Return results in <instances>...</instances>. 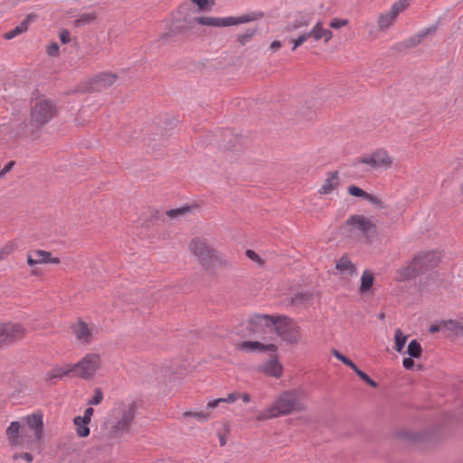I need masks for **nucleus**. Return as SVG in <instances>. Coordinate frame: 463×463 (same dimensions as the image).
I'll list each match as a JSON object with an SVG mask.
<instances>
[{"instance_id":"ea45409f","label":"nucleus","mask_w":463,"mask_h":463,"mask_svg":"<svg viewBox=\"0 0 463 463\" xmlns=\"http://www.w3.org/2000/svg\"><path fill=\"white\" fill-rule=\"evenodd\" d=\"M407 353L408 354H410L411 357H420L422 354V348L420 344L417 340L411 341L408 345Z\"/></svg>"},{"instance_id":"4d7b16f0","label":"nucleus","mask_w":463,"mask_h":463,"mask_svg":"<svg viewBox=\"0 0 463 463\" xmlns=\"http://www.w3.org/2000/svg\"><path fill=\"white\" fill-rule=\"evenodd\" d=\"M437 330H438V328H437V327H435V326H432V327H431V332H435V331H437Z\"/></svg>"},{"instance_id":"49530a36","label":"nucleus","mask_w":463,"mask_h":463,"mask_svg":"<svg viewBox=\"0 0 463 463\" xmlns=\"http://www.w3.org/2000/svg\"><path fill=\"white\" fill-rule=\"evenodd\" d=\"M59 37L62 43H68L71 41V34L67 30L61 31Z\"/></svg>"},{"instance_id":"c03bdc74","label":"nucleus","mask_w":463,"mask_h":463,"mask_svg":"<svg viewBox=\"0 0 463 463\" xmlns=\"http://www.w3.org/2000/svg\"><path fill=\"white\" fill-rule=\"evenodd\" d=\"M59 45L57 43H52L47 46V53L50 56H57L59 54Z\"/></svg>"},{"instance_id":"393cba45","label":"nucleus","mask_w":463,"mask_h":463,"mask_svg":"<svg viewBox=\"0 0 463 463\" xmlns=\"http://www.w3.org/2000/svg\"><path fill=\"white\" fill-rule=\"evenodd\" d=\"M418 275H420V273L416 266L413 265V260H411L406 266H403L396 270L395 279L402 282L413 279Z\"/></svg>"},{"instance_id":"7c9ffc66","label":"nucleus","mask_w":463,"mask_h":463,"mask_svg":"<svg viewBox=\"0 0 463 463\" xmlns=\"http://www.w3.org/2000/svg\"><path fill=\"white\" fill-rule=\"evenodd\" d=\"M73 423L75 425V430L79 437L86 438L90 435V422L86 421L84 419H81V416H77L73 420Z\"/></svg>"},{"instance_id":"4468645a","label":"nucleus","mask_w":463,"mask_h":463,"mask_svg":"<svg viewBox=\"0 0 463 463\" xmlns=\"http://www.w3.org/2000/svg\"><path fill=\"white\" fill-rule=\"evenodd\" d=\"M26 329L19 323L0 324V338L4 345H10L23 339Z\"/></svg>"},{"instance_id":"b1692460","label":"nucleus","mask_w":463,"mask_h":463,"mask_svg":"<svg viewBox=\"0 0 463 463\" xmlns=\"http://www.w3.org/2000/svg\"><path fill=\"white\" fill-rule=\"evenodd\" d=\"M277 320H278V317L256 314L250 317V323L253 327H274L275 328Z\"/></svg>"},{"instance_id":"f8f14e48","label":"nucleus","mask_w":463,"mask_h":463,"mask_svg":"<svg viewBox=\"0 0 463 463\" xmlns=\"http://www.w3.org/2000/svg\"><path fill=\"white\" fill-rule=\"evenodd\" d=\"M345 225L350 227V232L358 231L367 240L376 232V224L373 221L361 214L351 215L345 222Z\"/></svg>"},{"instance_id":"79ce46f5","label":"nucleus","mask_w":463,"mask_h":463,"mask_svg":"<svg viewBox=\"0 0 463 463\" xmlns=\"http://www.w3.org/2000/svg\"><path fill=\"white\" fill-rule=\"evenodd\" d=\"M103 400V392L102 391L98 388L95 390L93 396L91 399L88 401V404L90 405H98Z\"/></svg>"},{"instance_id":"9b49d317","label":"nucleus","mask_w":463,"mask_h":463,"mask_svg":"<svg viewBox=\"0 0 463 463\" xmlns=\"http://www.w3.org/2000/svg\"><path fill=\"white\" fill-rule=\"evenodd\" d=\"M23 425L33 437V447L37 446L44 438L43 414L41 411L26 415L23 419Z\"/></svg>"},{"instance_id":"2eb2a0df","label":"nucleus","mask_w":463,"mask_h":463,"mask_svg":"<svg viewBox=\"0 0 463 463\" xmlns=\"http://www.w3.org/2000/svg\"><path fill=\"white\" fill-rule=\"evenodd\" d=\"M412 260L420 275L437 267L440 261V255L434 250L420 251Z\"/></svg>"},{"instance_id":"f704fd0d","label":"nucleus","mask_w":463,"mask_h":463,"mask_svg":"<svg viewBox=\"0 0 463 463\" xmlns=\"http://www.w3.org/2000/svg\"><path fill=\"white\" fill-rule=\"evenodd\" d=\"M184 418H194L200 422H205L212 419V414L208 411H184L183 412Z\"/></svg>"},{"instance_id":"e433bc0d","label":"nucleus","mask_w":463,"mask_h":463,"mask_svg":"<svg viewBox=\"0 0 463 463\" xmlns=\"http://www.w3.org/2000/svg\"><path fill=\"white\" fill-rule=\"evenodd\" d=\"M190 212H191V207L184 206V207L168 210L165 212V215L169 219H179V218L186 215Z\"/></svg>"},{"instance_id":"ddd939ff","label":"nucleus","mask_w":463,"mask_h":463,"mask_svg":"<svg viewBox=\"0 0 463 463\" xmlns=\"http://www.w3.org/2000/svg\"><path fill=\"white\" fill-rule=\"evenodd\" d=\"M26 262L32 268L31 274L33 276H38L40 273L35 268L36 265L60 264L61 259L53 257L51 251L38 249L27 254Z\"/></svg>"},{"instance_id":"4c0bfd02","label":"nucleus","mask_w":463,"mask_h":463,"mask_svg":"<svg viewBox=\"0 0 463 463\" xmlns=\"http://www.w3.org/2000/svg\"><path fill=\"white\" fill-rule=\"evenodd\" d=\"M408 336L402 333L401 329H397L395 331L394 335V341H395V350L398 353H402L403 350V347L407 342Z\"/></svg>"},{"instance_id":"39448f33","label":"nucleus","mask_w":463,"mask_h":463,"mask_svg":"<svg viewBox=\"0 0 463 463\" xmlns=\"http://www.w3.org/2000/svg\"><path fill=\"white\" fill-rule=\"evenodd\" d=\"M264 16L262 12H250L240 16H200L195 21L204 26L231 27L258 21Z\"/></svg>"},{"instance_id":"1a4fd4ad","label":"nucleus","mask_w":463,"mask_h":463,"mask_svg":"<svg viewBox=\"0 0 463 463\" xmlns=\"http://www.w3.org/2000/svg\"><path fill=\"white\" fill-rule=\"evenodd\" d=\"M360 162L373 169H389L393 165V157L384 148H378L360 158Z\"/></svg>"},{"instance_id":"a19ab883","label":"nucleus","mask_w":463,"mask_h":463,"mask_svg":"<svg viewBox=\"0 0 463 463\" xmlns=\"http://www.w3.org/2000/svg\"><path fill=\"white\" fill-rule=\"evenodd\" d=\"M311 36L309 35V31L305 32L299 34L297 38H293L290 40V43L293 44L292 51L297 50L303 43H305Z\"/></svg>"},{"instance_id":"58836bf2","label":"nucleus","mask_w":463,"mask_h":463,"mask_svg":"<svg viewBox=\"0 0 463 463\" xmlns=\"http://www.w3.org/2000/svg\"><path fill=\"white\" fill-rule=\"evenodd\" d=\"M96 18L97 15L95 13H86L79 15V17L74 21V24L76 26H83L93 23Z\"/></svg>"},{"instance_id":"c756f323","label":"nucleus","mask_w":463,"mask_h":463,"mask_svg":"<svg viewBox=\"0 0 463 463\" xmlns=\"http://www.w3.org/2000/svg\"><path fill=\"white\" fill-rule=\"evenodd\" d=\"M311 19L307 16L300 15L290 22L287 27L286 32L292 33L301 28H307L310 25Z\"/></svg>"},{"instance_id":"6e6d98bb","label":"nucleus","mask_w":463,"mask_h":463,"mask_svg":"<svg viewBox=\"0 0 463 463\" xmlns=\"http://www.w3.org/2000/svg\"><path fill=\"white\" fill-rule=\"evenodd\" d=\"M459 191H460L461 194H463V181L461 182V184L459 185Z\"/></svg>"},{"instance_id":"f257e3e1","label":"nucleus","mask_w":463,"mask_h":463,"mask_svg":"<svg viewBox=\"0 0 463 463\" xmlns=\"http://www.w3.org/2000/svg\"><path fill=\"white\" fill-rule=\"evenodd\" d=\"M58 111V106L54 100L45 97L35 98L32 100L29 120L22 126L18 134L26 137L37 134L57 116Z\"/></svg>"},{"instance_id":"de8ad7c7","label":"nucleus","mask_w":463,"mask_h":463,"mask_svg":"<svg viewBox=\"0 0 463 463\" xmlns=\"http://www.w3.org/2000/svg\"><path fill=\"white\" fill-rule=\"evenodd\" d=\"M246 255L249 259H250L253 261H256L258 263H261V260L260 256L252 250H247Z\"/></svg>"},{"instance_id":"a878e982","label":"nucleus","mask_w":463,"mask_h":463,"mask_svg":"<svg viewBox=\"0 0 463 463\" xmlns=\"http://www.w3.org/2000/svg\"><path fill=\"white\" fill-rule=\"evenodd\" d=\"M70 373L73 374V366L72 364H66L62 365H56L52 367L49 372H47L45 375V379L47 381H53L56 379H61L65 375Z\"/></svg>"},{"instance_id":"f03ea898","label":"nucleus","mask_w":463,"mask_h":463,"mask_svg":"<svg viewBox=\"0 0 463 463\" xmlns=\"http://www.w3.org/2000/svg\"><path fill=\"white\" fill-rule=\"evenodd\" d=\"M307 409L303 394L296 390L285 391L276 397L274 402L256 417L263 421L274 418L302 412Z\"/></svg>"},{"instance_id":"aec40b11","label":"nucleus","mask_w":463,"mask_h":463,"mask_svg":"<svg viewBox=\"0 0 463 463\" xmlns=\"http://www.w3.org/2000/svg\"><path fill=\"white\" fill-rule=\"evenodd\" d=\"M340 184L338 172H330L326 175V177L323 181L317 193L320 195L331 194Z\"/></svg>"},{"instance_id":"603ef678","label":"nucleus","mask_w":463,"mask_h":463,"mask_svg":"<svg viewBox=\"0 0 463 463\" xmlns=\"http://www.w3.org/2000/svg\"><path fill=\"white\" fill-rule=\"evenodd\" d=\"M281 45L282 44L279 41H273L269 45V49L272 51H277L281 47Z\"/></svg>"},{"instance_id":"c9c22d12","label":"nucleus","mask_w":463,"mask_h":463,"mask_svg":"<svg viewBox=\"0 0 463 463\" xmlns=\"http://www.w3.org/2000/svg\"><path fill=\"white\" fill-rule=\"evenodd\" d=\"M347 192L350 195L354 197L363 198L369 201H373V196L372 194H369L360 187L356 185H350L347 187Z\"/></svg>"},{"instance_id":"412c9836","label":"nucleus","mask_w":463,"mask_h":463,"mask_svg":"<svg viewBox=\"0 0 463 463\" xmlns=\"http://www.w3.org/2000/svg\"><path fill=\"white\" fill-rule=\"evenodd\" d=\"M309 35L314 41H324L326 43L333 38V33L329 29L325 28L322 21H317L314 24V26L309 30Z\"/></svg>"},{"instance_id":"6ab92c4d","label":"nucleus","mask_w":463,"mask_h":463,"mask_svg":"<svg viewBox=\"0 0 463 463\" xmlns=\"http://www.w3.org/2000/svg\"><path fill=\"white\" fill-rule=\"evenodd\" d=\"M259 370L268 376L279 378L282 375L283 366L279 363L278 356L273 355L267 362L262 364Z\"/></svg>"},{"instance_id":"20e7f679","label":"nucleus","mask_w":463,"mask_h":463,"mask_svg":"<svg viewBox=\"0 0 463 463\" xmlns=\"http://www.w3.org/2000/svg\"><path fill=\"white\" fill-rule=\"evenodd\" d=\"M190 253L204 268H213L216 263L222 261V256L213 248L208 241L200 236L194 237L188 242Z\"/></svg>"},{"instance_id":"a211bd4d","label":"nucleus","mask_w":463,"mask_h":463,"mask_svg":"<svg viewBox=\"0 0 463 463\" xmlns=\"http://www.w3.org/2000/svg\"><path fill=\"white\" fill-rule=\"evenodd\" d=\"M117 76L111 72H102L96 75L90 81V90H101L114 84Z\"/></svg>"},{"instance_id":"dca6fc26","label":"nucleus","mask_w":463,"mask_h":463,"mask_svg":"<svg viewBox=\"0 0 463 463\" xmlns=\"http://www.w3.org/2000/svg\"><path fill=\"white\" fill-rule=\"evenodd\" d=\"M71 332L78 342L89 345L92 342L97 329L93 324H88L79 319L71 326Z\"/></svg>"},{"instance_id":"72a5a7b5","label":"nucleus","mask_w":463,"mask_h":463,"mask_svg":"<svg viewBox=\"0 0 463 463\" xmlns=\"http://www.w3.org/2000/svg\"><path fill=\"white\" fill-rule=\"evenodd\" d=\"M18 248V245L14 241H9L0 247V261L6 259L9 255L14 253Z\"/></svg>"},{"instance_id":"864d4df0","label":"nucleus","mask_w":463,"mask_h":463,"mask_svg":"<svg viewBox=\"0 0 463 463\" xmlns=\"http://www.w3.org/2000/svg\"><path fill=\"white\" fill-rule=\"evenodd\" d=\"M240 398L243 401V402L248 403L250 402V395L249 393H241Z\"/></svg>"},{"instance_id":"f3484780","label":"nucleus","mask_w":463,"mask_h":463,"mask_svg":"<svg viewBox=\"0 0 463 463\" xmlns=\"http://www.w3.org/2000/svg\"><path fill=\"white\" fill-rule=\"evenodd\" d=\"M236 349L244 351V352H255V353L272 352V353H275L277 351V346L274 344L264 345L258 341H244V342L237 344Z\"/></svg>"},{"instance_id":"3c124183","label":"nucleus","mask_w":463,"mask_h":463,"mask_svg":"<svg viewBox=\"0 0 463 463\" xmlns=\"http://www.w3.org/2000/svg\"><path fill=\"white\" fill-rule=\"evenodd\" d=\"M14 165V161L8 162L4 168H2V172L0 173V175H5L8 172H10Z\"/></svg>"},{"instance_id":"7ed1b4c3","label":"nucleus","mask_w":463,"mask_h":463,"mask_svg":"<svg viewBox=\"0 0 463 463\" xmlns=\"http://www.w3.org/2000/svg\"><path fill=\"white\" fill-rule=\"evenodd\" d=\"M137 411L135 402H117L105 422V431L109 438H118L129 431Z\"/></svg>"},{"instance_id":"5fc2aeb1","label":"nucleus","mask_w":463,"mask_h":463,"mask_svg":"<svg viewBox=\"0 0 463 463\" xmlns=\"http://www.w3.org/2000/svg\"><path fill=\"white\" fill-rule=\"evenodd\" d=\"M366 383L369 384L372 387H376L377 386V383L373 380H372L371 378L369 379V381H367Z\"/></svg>"},{"instance_id":"4be33fe9","label":"nucleus","mask_w":463,"mask_h":463,"mask_svg":"<svg viewBox=\"0 0 463 463\" xmlns=\"http://www.w3.org/2000/svg\"><path fill=\"white\" fill-rule=\"evenodd\" d=\"M335 269L338 274L349 277L355 275L357 272L355 265L345 255L336 260Z\"/></svg>"},{"instance_id":"2f4dec72","label":"nucleus","mask_w":463,"mask_h":463,"mask_svg":"<svg viewBox=\"0 0 463 463\" xmlns=\"http://www.w3.org/2000/svg\"><path fill=\"white\" fill-rule=\"evenodd\" d=\"M241 393L240 392H232L227 395L225 398H219L213 401H210L207 403V408L213 409L217 407L221 402H227V403H233L238 399H240Z\"/></svg>"},{"instance_id":"09e8293b","label":"nucleus","mask_w":463,"mask_h":463,"mask_svg":"<svg viewBox=\"0 0 463 463\" xmlns=\"http://www.w3.org/2000/svg\"><path fill=\"white\" fill-rule=\"evenodd\" d=\"M94 413V410L91 407H89L85 410L84 415L81 416V419H84L86 421L90 422L91 421V417Z\"/></svg>"},{"instance_id":"0eeeda50","label":"nucleus","mask_w":463,"mask_h":463,"mask_svg":"<svg viewBox=\"0 0 463 463\" xmlns=\"http://www.w3.org/2000/svg\"><path fill=\"white\" fill-rule=\"evenodd\" d=\"M277 333L288 344L296 345L301 338L300 326L293 319L278 316L275 326Z\"/></svg>"},{"instance_id":"6e6552de","label":"nucleus","mask_w":463,"mask_h":463,"mask_svg":"<svg viewBox=\"0 0 463 463\" xmlns=\"http://www.w3.org/2000/svg\"><path fill=\"white\" fill-rule=\"evenodd\" d=\"M6 439L11 446L33 448V441L26 434L24 425L20 421H12L5 430Z\"/></svg>"},{"instance_id":"a18cd8bd","label":"nucleus","mask_w":463,"mask_h":463,"mask_svg":"<svg viewBox=\"0 0 463 463\" xmlns=\"http://www.w3.org/2000/svg\"><path fill=\"white\" fill-rule=\"evenodd\" d=\"M17 458H22L28 463H31L33 460V457L32 456V454H30L28 452H22L20 454L14 455V459H17Z\"/></svg>"},{"instance_id":"5701e85b","label":"nucleus","mask_w":463,"mask_h":463,"mask_svg":"<svg viewBox=\"0 0 463 463\" xmlns=\"http://www.w3.org/2000/svg\"><path fill=\"white\" fill-rule=\"evenodd\" d=\"M36 19V14H29L25 19L20 24H18L17 26H15L14 29L6 32L5 34H4V38L5 40H12L14 39V37H16L17 35L23 33H25L28 28H29V25L33 22L35 21Z\"/></svg>"},{"instance_id":"8fccbe9b","label":"nucleus","mask_w":463,"mask_h":463,"mask_svg":"<svg viewBox=\"0 0 463 463\" xmlns=\"http://www.w3.org/2000/svg\"><path fill=\"white\" fill-rule=\"evenodd\" d=\"M413 357H407L404 358L402 361V365L405 369L411 370L414 366V361L412 360Z\"/></svg>"},{"instance_id":"cd10ccee","label":"nucleus","mask_w":463,"mask_h":463,"mask_svg":"<svg viewBox=\"0 0 463 463\" xmlns=\"http://www.w3.org/2000/svg\"><path fill=\"white\" fill-rule=\"evenodd\" d=\"M373 281H374V274L373 273V271H371L369 269H365L361 276V281H360V287H359L360 294L364 295V294L368 293L373 285Z\"/></svg>"},{"instance_id":"37998d69","label":"nucleus","mask_w":463,"mask_h":463,"mask_svg":"<svg viewBox=\"0 0 463 463\" xmlns=\"http://www.w3.org/2000/svg\"><path fill=\"white\" fill-rule=\"evenodd\" d=\"M349 21L347 19L333 18L329 23V26L333 29H340L347 25Z\"/></svg>"},{"instance_id":"bb28decb","label":"nucleus","mask_w":463,"mask_h":463,"mask_svg":"<svg viewBox=\"0 0 463 463\" xmlns=\"http://www.w3.org/2000/svg\"><path fill=\"white\" fill-rule=\"evenodd\" d=\"M331 354L339 361H341L344 364L351 368L363 381L367 383L369 381L370 377L361 371L349 358L345 356L342 353H340L336 349H333L331 351Z\"/></svg>"},{"instance_id":"473e14b6","label":"nucleus","mask_w":463,"mask_h":463,"mask_svg":"<svg viewBox=\"0 0 463 463\" xmlns=\"http://www.w3.org/2000/svg\"><path fill=\"white\" fill-rule=\"evenodd\" d=\"M256 33V29H246L236 36V41L240 46H245L252 40Z\"/></svg>"},{"instance_id":"423d86ee","label":"nucleus","mask_w":463,"mask_h":463,"mask_svg":"<svg viewBox=\"0 0 463 463\" xmlns=\"http://www.w3.org/2000/svg\"><path fill=\"white\" fill-rule=\"evenodd\" d=\"M101 365L102 360L100 354L97 353H89L78 363L72 364L73 375L84 380H90L101 368Z\"/></svg>"},{"instance_id":"9d476101","label":"nucleus","mask_w":463,"mask_h":463,"mask_svg":"<svg viewBox=\"0 0 463 463\" xmlns=\"http://www.w3.org/2000/svg\"><path fill=\"white\" fill-rule=\"evenodd\" d=\"M408 6L406 0H399L393 3L391 8L387 11L382 12L377 17V27L381 32H385L392 27L398 15L402 13Z\"/></svg>"},{"instance_id":"c85d7f7f","label":"nucleus","mask_w":463,"mask_h":463,"mask_svg":"<svg viewBox=\"0 0 463 463\" xmlns=\"http://www.w3.org/2000/svg\"><path fill=\"white\" fill-rule=\"evenodd\" d=\"M435 30L436 27H430L419 32L417 34L410 37L405 41V46L407 48H413L419 45L428 34L433 33Z\"/></svg>"}]
</instances>
